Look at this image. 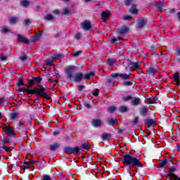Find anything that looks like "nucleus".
Returning a JSON list of instances; mask_svg holds the SVG:
<instances>
[{"instance_id":"5701e85b","label":"nucleus","mask_w":180,"mask_h":180,"mask_svg":"<svg viewBox=\"0 0 180 180\" xmlns=\"http://www.w3.org/2000/svg\"><path fill=\"white\" fill-rule=\"evenodd\" d=\"M118 110L120 113H126V112H129V108L126 105H120L118 108Z\"/></svg>"},{"instance_id":"b1692460","label":"nucleus","mask_w":180,"mask_h":180,"mask_svg":"<svg viewBox=\"0 0 180 180\" xmlns=\"http://www.w3.org/2000/svg\"><path fill=\"white\" fill-rule=\"evenodd\" d=\"M136 4H132L131 8L129 9V13L132 15H137L139 13V10L136 8Z\"/></svg>"},{"instance_id":"0e129e2a","label":"nucleus","mask_w":180,"mask_h":180,"mask_svg":"<svg viewBox=\"0 0 180 180\" xmlns=\"http://www.w3.org/2000/svg\"><path fill=\"white\" fill-rule=\"evenodd\" d=\"M60 36H61V34L60 32L56 33L55 35V39H58Z\"/></svg>"},{"instance_id":"680f3d73","label":"nucleus","mask_w":180,"mask_h":180,"mask_svg":"<svg viewBox=\"0 0 180 180\" xmlns=\"http://www.w3.org/2000/svg\"><path fill=\"white\" fill-rule=\"evenodd\" d=\"M60 134V131L56 130L53 132V136H58Z\"/></svg>"},{"instance_id":"a878e982","label":"nucleus","mask_w":180,"mask_h":180,"mask_svg":"<svg viewBox=\"0 0 180 180\" xmlns=\"http://www.w3.org/2000/svg\"><path fill=\"white\" fill-rule=\"evenodd\" d=\"M106 85L107 86H115V81L112 77H109L106 80Z\"/></svg>"},{"instance_id":"c03bdc74","label":"nucleus","mask_w":180,"mask_h":180,"mask_svg":"<svg viewBox=\"0 0 180 180\" xmlns=\"http://www.w3.org/2000/svg\"><path fill=\"white\" fill-rule=\"evenodd\" d=\"M9 141H11V139L8 137H4L1 140L2 144H6V143H9Z\"/></svg>"},{"instance_id":"a19ab883","label":"nucleus","mask_w":180,"mask_h":180,"mask_svg":"<svg viewBox=\"0 0 180 180\" xmlns=\"http://www.w3.org/2000/svg\"><path fill=\"white\" fill-rule=\"evenodd\" d=\"M117 123V120H113V119H111V120H108V124L110 126H115V124H116Z\"/></svg>"},{"instance_id":"f3484780","label":"nucleus","mask_w":180,"mask_h":180,"mask_svg":"<svg viewBox=\"0 0 180 180\" xmlns=\"http://www.w3.org/2000/svg\"><path fill=\"white\" fill-rule=\"evenodd\" d=\"M41 180H57L54 175L50 176L49 174H43Z\"/></svg>"},{"instance_id":"f704fd0d","label":"nucleus","mask_w":180,"mask_h":180,"mask_svg":"<svg viewBox=\"0 0 180 180\" xmlns=\"http://www.w3.org/2000/svg\"><path fill=\"white\" fill-rule=\"evenodd\" d=\"M122 18L124 20H128V22H130V20H134V18L129 14L124 15Z\"/></svg>"},{"instance_id":"e433bc0d","label":"nucleus","mask_w":180,"mask_h":180,"mask_svg":"<svg viewBox=\"0 0 180 180\" xmlns=\"http://www.w3.org/2000/svg\"><path fill=\"white\" fill-rule=\"evenodd\" d=\"M18 22V18L16 17H11L9 20V24L10 25H15Z\"/></svg>"},{"instance_id":"20e7f679","label":"nucleus","mask_w":180,"mask_h":180,"mask_svg":"<svg viewBox=\"0 0 180 180\" xmlns=\"http://www.w3.org/2000/svg\"><path fill=\"white\" fill-rule=\"evenodd\" d=\"M75 71H77V67L75 65H68L65 68V74L68 81H72L75 77Z\"/></svg>"},{"instance_id":"393cba45","label":"nucleus","mask_w":180,"mask_h":180,"mask_svg":"<svg viewBox=\"0 0 180 180\" xmlns=\"http://www.w3.org/2000/svg\"><path fill=\"white\" fill-rule=\"evenodd\" d=\"M23 77H20L18 79V82H17L15 84V86H17V88H20V86H25V82H23Z\"/></svg>"},{"instance_id":"774afa93","label":"nucleus","mask_w":180,"mask_h":180,"mask_svg":"<svg viewBox=\"0 0 180 180\" xmlns=\"http://www.w3.org/2000/svg\"><path fill=\"white\" fill-rule=\"evenodd\" d=\"M177 18L180 21V12L177 13Z\"/></svg>"},{"instance_id":"f257e3e1","label":"nucleus","mask_w":180,"mask_h":180,"mask_svg":"<svg viewBox=\"0 0 180 180\" xmlns=\"http://www.w3.org/2000/svg\"><path fill=\"white\" fill-rule=\"evenodd\" d=\"M33 85H36L32 79H28V84L27 85V89L23 87L18 90V93L22 92V96H25V92L27 95H35L39 98H42L43 99H47L48 101H51V97L49 96L47 92H46V88L41 85H39V88H33Z\"/></svg>"},{"instance_id":"ddd939ff","label":"nucleus","mask_w":180,"mask_h":180,"mask_svg":"<svg viewBox=\"0 0 180 180\" xmlns=\"http://www.w3.org/2000/svg\"><path fill=\"white\" fill-rule=\"evenodd\" d=\"M82 27L84 30H89V29L92 28V25H91V22L84 21L82 23Z\"/></svg>"},{"instance_id":"72a5a7b5","label":"nucleus","mask_w":180,"mask_h":180,"mask_svg":"<svg viewBox=\"0 0 180 180\" xmlns=\"http://www.w3.org/2000/svg\"><path fill=\"white\" fill-rule=\"evenodd\" d=\"M133 96H134V94H130L125 97H123L122 102H127V101H131V99H133Z\"/></svg>"},{"instance_id":"8fccbe9b","label":"nucleus","mask_w":180,"mask_h":180,"mask_svg":"<svg viewBox=\"0 0 180 180\" xmlns=\"http://www.w3.org/2000/svg\"><path fill=\"white\" fill-rule=\"evenodd\" d=\"M174 159L172 158H168L167 160H165V161H167V166L171 165L172 164V160Z\"/></svg>"},{"instance_id":"052dcab7","label":"nucleus","mask_w":180,"mask_h":180,"mask_svg":"<svg viewBox=\"0 0 180 180\" xmlns=\"http://www.w3.org/2000/svg\"><path fill=\"white\" fill-rule=\"evenodd\" d=\"M84 108H86V109H91V104L88 103H84Z\"/></svg>"},{"instance_id":"bf43d9fd","label":"nucleus","mask_w":180,"mask_h":180,"mask_svg":"<svg viewBox=\"0 0 180 180\" xmlns=\"http://www.w3.org/2000/svg\"><path fill=\"white\" fill-rule=\"evenodd\" d=\"M131 2H133V0H125L124 5L126 6H129L130 5V4H131Z\"/></svg>"},{"instance_id":"2f4dec72","label":"nucleus","mask_w":180,"mask_h":180,"mask_svg":"<svg viewBox=\"0 0 180 180\" xmlns=\"http://www.w3.org/2000/svg\"><path fill=\"white\" fill-rule=\"evenodd\" d=\"M159 167L160 168H167V167H168V165L167 164V161H165V160H161L159 162Z\"/></svg>"},{"instance_id":"f03ea898","label":"nucleus","mask_w":180,"mask_h":180,"mask_svg":"<svg viewBox=\"0 0 180 180\" xmlns=\"http://www.w3.org/2000/svg\"><path fill=\"white\" fill-rule=\"evenodd\" d=\"M121 161H122L124 165L129 167L128 168L129 172H131V167L143 168V163L140 162V158L133 157L130 154L124 153V158Z\"/></svg>"},{"instance_id":"c756f323","label":"nucleus","mask_w":180,"mask_h":180,"mask_svg":"<svg viewBox=\"0 0 180 180\" xmlns=\"http://www.w3.org/2000/svg\"><path fill=\"white\" fill-rule=\"evenodd\" d=\"M30 4V2L29 1V0H21V1H20V5L23 8H27V6H29Z\"/></svg>"},{"instance_id":"cd10ccee","label":"nucleus","mask_w":180,"mask_h":180,"mask_svg":"<svg viewBox=\"0 0 180 180\" xmlns=\"http://www.w3.org/2000/svg\"><path fill=\"white\" fill-rule=\"evenodd\" d=\"M145 123H148V124L150 127H154L155 126V124L154 123V120L153 119H148L147 118L145 120Z\"/></svg>"},{"instance_id":"5fc2aeb1","label":"nucleus","mask_w":180,"mask_h":180,"mask_svg":"<svg viewBox=\"0 0 180 180\" xmlns=\"http://www.w3.org/2000/svg\"><path fill=\"white\" fill-rule=\"evenodd\" d=\"M81 37H82L81 32L76 33V34L75 36V39H76V40H79V39H81Z\"/></svg>"},{"instance_id":"c9c22d12","label":"nucleus","mask_w":180,"mask_h":180,"mask_svg":"<svg viewBox=\"0 0 180 180\" xmlns=\"http://www.w3.org/2000/svg\"><path fill=\"white\" fill-rule=\"evenodd\" d=\"M82 148H83V150H86V151H89V148H91V146H89V144L88 143H84L82 145Z\"/></svg>"},{"instance_id":"ea45409f","label":"nucleus","mask_w":180,"mask_h":180,"mask_svg":"<svg viewBox=\"0 0 180 180\" xmlns=\"http://www.w3.org/2000/svg\"><path fill=\"white\" fill-rule=\"evenodd\" d=\"M44 19L45 20H53V19H54V16H53L51 14H46L44 16Z\"/></svg>"},{"instance_id":"79ce46f5","label":"nucleus","mask_w":180,"mask_h":180,"mask_svg":"<svg viewBox=\"0 0 180 180\" xmlns=\"http://www.w3.org/2000/svg\"><path fill=\"white\" fill-rule=\"evenodd\" d=\"M18 60H20V61H26V60H29V56H27L26 55L22 56H19Z\"/></svg>"},{"instance_id":"1a4fd4ad","label":"nucleus","mask_w":180,"mask_h":180,"mask_svg":"<svg viewBox=\"0 0 180 180\" xmlns=\"http://www.w3.org/2000/svg\"><path fill=\"white\" fill-rule=\"evenodd\" d=\"M136 28H138L139 30H141L144 26H146V23H147V21L144 20L143 18H141L136 20Z\"/></svg>"},{"instance_id":"9b49d317","label":"nucleus","mask_w":180,"mask_h":180,"mask_svg":"<svg viewBox=\"0 0 180 180\" xmlns=\"http://www.w3.org/2000/svg\"><path fill=\"white\" fill-rule=\"evenodd\" d=\"M18 40L19 43H23L24 44H29L30 41L26 37H23V35L18 34Z\"/></svg>"},{"instance_id":"49530a36","label":"nucleus","mask_w":180,"mask_h":180,"mask_svg":"<svg viewBox=\"0 0 180 180\" xmlns=\"http://www.w3.org/2000/svg\"><path fill=\"white\" fill-rule=\"evenodd\" d=\"M174 81H180L179 73L178 72H176L174 74Z\"/></svg>"},{"instance_id":"aec40b11","label":"nucleus","mask_w":180,"mask_h":180,"mask_svg":"<svg viewBox=\"0 0 180 180\" xmlns=\"http://www.w3.org/2000/svg\"><path fill=\"white\" fill-rule=\"evenodd\" d=\"M18 116H19V113L12 111L9 115V120H16Z\"/></svg>"},{"instance_id":"bb28decb","label":"nucleus","mask_w":180,"mask_h":180,"mask_svg":"<svg viewBox=\"0 0 180 180\" xmlns=\"http://www.w3.org/2000/svg\"><path fill=\"white\" fill-rule=\"evenodd\" d=\"M101 137L102 140L106 141V140H109V139H110V137H112V134L103 133V134H101Z\"/></svg>"},{"instance_id":"2eb2a0df","label":"nucleus","mask_w":180,"mask_h":180,"mask_svg":"<svg viewBox=\"0 0 180 180\" xmlns=\"http://www.w3.org/2000/svg\"><path fill=\"white\" fill-rule=\"evenodd\" d=\"M32 80L34 82L35 85H40L43 81V78L39 75L38 77H32Z\"/></svg>"},{"instance_id":"473e14b6","label":"nucleus","mask_w":180,"mask_h":180,"mask_svg":"<svg viewBox=\"0 0 180 180\" xmlns=\"http://www.w3.org/2000/svg\"><path fill=\"white\" fill-rule=\"evenodd\" d=\"M45 63L47 65V67H51V65H54V60L48 58L45 60Z\"/></svg>"},{"instance_id":"a211bd4d","label":"nucleus","mask_w":180,"mask_h":180,"mask_svg":"<svg viewBox=\"0 0 180 180\" xmlns=\"http://www.w3.org/2000/svg\"><path fill=\"white\" fill-rule=\"evenodd\" d=\"M147 113H148V108L146 106H142L139 110V115L141 116H146Z\"/></svg>"},{"instance_id":"864d4df0","label":"nucleus","mask_w":180,"mask_h":180,"mask_svg":"<svg viewBox=\"0 0 180 180\" xmlns=\"http://www.w3.org/2000/svg\"><path fill=\"white\" fill-rule=\"evenodd\" d=\"M99 92H100V90L99 89H96V91H92L91 92V94H92V95H94V96H98V95H99Z\"/></svg>"},{"instance_id":"3c124183","label":"nucleus","mask_w":180,"mask_h":180,"mask_svg":"<svg viewBox=\"0 0 180 180\" xmlns=\"http://www.w3.org/2000/svg\"><path fill=\"white\" fill-rule=\"evenodd\" d=\"M84 89H85V86L84 85L77 86V91H79V92H82V91H84Z\"/></svg>"},{"instance_id":"9d476101","label":"nucleus","mask_w":180,"mask_h":180,"mask_svg":"<svg viewBox=\"0 0 180 180\" xmlns=\"http://www.w3.org/2000/svg\"><path fill=\"white\" fill-rule=\"evenodd\" d=\"M129 30V27L124 25L121 28L117 29L115 32L118 33L119 34H126V33H128Z\"/></svg>"},{"instance_id":"de8ad7c7","label":"nucleus","mask_w":180,"mask_h":180,"mask_svg":"<svg viewBox=\"0 0 180 180\" xmlns=\"http://www.w3.org/2000/svg\"><path fill=\"white\" fill-rule=\"evenodd\" d=\"M82 54V51H77L72 53L73 57H78V56H81Z\"/></svg>"},{"instance_id":"e2e57ef3","label":"nucleus","mask_w":180,"mask_h":180,"mask_svg":"<svg viewBox=\"0 0 180 180\" xmlns=\"http://www.w3.org/2000/svg\"><path fill=\"white\" fill-rule=\"evenodd\" d=\"M30 164H37V161L34 160L33 159L30 160Z\"/></svg>"},{"instance_id":"69168bd1","label":"nucleus","mask_w":180,"mask_h":180,"mask_svg":"<svg viewBox=\"0 0 180 180\" xmlns=\"http://www.w3.org/2000/svg\"><path fill=\"white\" fill-rule=\"evenodd\" d=\"M157 101H158V97H153V103H157Z\"/></svg>"},{"instance_id":"4d7b16f0","label":"nucleus","mask_w":180,"mask_h":180,"mask_svg":"<svg viewBox=\"0 0 180 180\" xmlns=\"http://www.w3.org/2000/svg\"><path fill=\"white\" fill-rule=\"evenodd\" d=\"M110 43H112V44H116V43H117V41H118L117 38H112L110 39Z\"/></svg>"},{"instance_id":"6e6552de","label":"nucleus","mask_w":180,"mask_h":180,"mask_svg":"<svg viewBox=\"0 0 180 180\" xmlns=\"http://www.w3.org/2000/svg\"><path fill=\"white\" fill-rule=\"evenodd\" d=\"M91 124L94 128L101 127L103 124V120L98 118H94L91 122Z\"/></svg>"},{"instance_id":"423d86ee","label":"nucleus","mask_w":180,"mask_h":180,"mask_svg":"<svg viewBox=\"0 0 180 180\" xmlns=\"http://www.w3.org/2000/svg\"><path fill=\"white\" fill-rule=\"evenodd\" d=\"M157 71H158V65H157L155 66L151 65L150 67L146 68V74H148V75H151L152 77L155 75Z\"/></svg>"},{"instance_id":"6e6d98bb","label":"nucleus","mask_w":180,"mask_h":180,"mask_svg":"<svg viewBox=\"0 0 180 180\" xmlns=\"http://www.w3.org/2000/svg\"><path fill=\"white\" fill-rule=\"evenodd\" d=\"M139 123V117H136L134 120L131 122V124H137Z\"/></svg>"},{"instance_id":"603ef678","label":"nucleus","mask_w":180,"mask_h":180,"mask_svg":"<svg viewBox=\"0 0 180 180\" xmlns=\"http://www.w3.org/2000/svg\"><path fill=\"white\" fill-rule=\"evenodd\" d=\"M63 15H68L70 13V7H66L63 11Z\"/></svg>"},{"instance_id":"4c0bfd02","label":"nucleus","mask_w":180,"mask_h":180,"mask_svg":"<svg viewBox=\"0 0 180 180\" xmlns=\"http://www.w3.org/2000/svg\"><path fill=\"white\" fill-rule=\"evenodd\" d=\"M115 110H116V107L115 106H110L107 109V111L108 112V113H115Z\"/></svg>"},{"instance_id":"a18cd8bd","label":"nucleus","mask_w":180,"mask_h":180,"mask_svg":"<svg viewBox=\"0 0 180 180\" xmlns=\"http://www.w3.org/2000/svg\"><path fill=\"white\" fill-rule=\"evenodd\" d=\"M24 26H29V25H32V22L30 19H25L23 22Z\"/></svg>"},{"instance_id":"7c9ffc66","label":"nucleus","mask_w":180,"mask_h":180,"mask_svg":"<svg viewBox=\"0 0 180 180\" xmlns=\"http://www.w3.org/2000/svg\"><path fill=\"white\" fill-rule=\"evenodd\" d=\"M131 68H136V70H140V63H132V61L131 60Z\"/></svg>"},{"instance_id":"0eeeda50","label":"nucleus","mask_w":180,"mask_h":180,"mask_svg":"<svg viewBox=\"0 0 180 180\" xmlns=\"http://www.w3.org/2000/svg\"><path fill=\"white\" fill-rule=\"evenodd\" d=\"M111 77L112 78H117V77H120L121 79H124L125 81H127V79H130V74L128 73H112L111 75Z\"/></svg>"},{"instance_id":"f8f14e48","label":"nucleus","mask_w":180,"mask_h":180,"mask_svg":"<svg viewBox=\"0 0 180 180\" xmlns=\"http://www.w3.org/2000/svg\"><path fill=\"white\" fill-rule=\"evenodd\" d=\"M3 131L7 133V136H8L9 137L15 136V131L12 130V127L11 126L6 127V129H4Z\"/></svg>"},{"instance_id":"13d9d810","label":"nucleus","mask_w":180,"mask_h":180,"mask_svg":"<svg viewBox=\"0 0 180 180\" xmlns=\"http://www.w3.org/2000/svg\"><path fill=\"white\" fill-rule=\"evenodd\" d=\"M8 32H9V28L6 27H2L1 33H8Z\"/></svg>"},{"instance_id":"4be33fe9","label":"nucleus","mask_w":180,"mask_h":180,"mask_svg":"<svg viewBox=\"0 0 180 180\" xmlns=\"http://www.w3.org/2000/svg\"><path fill=\"white\" fill-rule=\"evenodd\" d=\"M101 16L103 20H106L109 18V16H110V11H103L101 13Z\"/></svg>"},{"instance_id":"7ed1b4c3","label":"nucleus","mask_w":180,"mask_h":180,"mask_svg":"<svg viewBox=\"0 0 180 180\" xmlns=\"http://www.w3.org/2000/svg\"><path fill=\"white\" fill-rule=\"evenodd\" d=\"M95 75V72H90L89 74H82L81 72H78L75 74V77H73V81L76 82V84H79L82 82V79H86L88 81L91 79V77H94Z\"/></svg>"},{"instance_id":"09e8293b","label":"nucleus","mask_w":180,"mask_h":180,"mask_svg":"<svg viewBox=\"0 0 180 180\" xmlns=\"http://www.w3.org/2000/svg\"><path fill=\"white\" fill-rule=\"evenodd\" d=\"M7 58H8L6 56H5V55H4V53L0 54V61H1V62L6 61Z\"/></svg>"},{"instance_id":"37998d69","label":"nucleus","mask_w":180,"mask_h":180,"mask_svg":"<svg viewBox=\"0 0 180 180\" xmlns=\"http://www.w3.org/2000/svg\"><path fill=\"white\" fill-rule=\"evenodd\" d=\"M63 57V55L60 53H56L52 56L53 60H58V58H61Z\"/></svg>"},{"instance_id":"6ab92c4d","label":"nucleus","mask_w":180,"mask_h":180,"mask_svg":"<svg viewBox=\"0 0 180 180\" xmlns=\"http://www.w3.org/2000/svg\"><path fill=\"white\" fill-rule=\"evenodd\" d=\"M140 102H141V99H140V98L135 97L134 98V101L131 102V105L132 106H139V105H140Z\"/></svg>"},{"instance_id":"39448f33","label":"nucleus","mask_w":180,"mask_h":180,"mask_svg":"<svg viewBox=\"0 0 180 180\" xmlns=\"http://www.w3.org/2000/svg\"><path fill=\"white\" fill-rule=\"evenodd\" d=\"M63 153L65 154H68L69 155H71V154H74V155L77 157L78 154L82 153V151H81V149H79V147L78 146H75L73 148L71 146H68L63 148Z\"/></svg>"},{"instance_id":"338daca9","label":"nucleus","mask_w":180,"mask_h":180,"mask_svg":"<svg viewBox=\"0 0 180 180\" xmlns=\"http://www.w3.org/2000/svg\"><path fill=\"white\" fill-rule=\"evenodd\" d=\"M53 13H54L55 15H58V13H60V11L58 10V9H56V10L53 11Z\"/></svg>"},{"instance_id":"58836bf2","label":"nucleus","mask_w":180,"mask_h":180,"mask_svg":"<svg viewBox=\"0 0 180 180\" xmlns=\"http://www.w3.org/2000/svg\"><path fill=\"white\" fill-rule=\"evenodd\" d=\"M156 8L158 11H162L164 8V4L160 1L157 5H156Z\"/></svg>"},{"instance_id":"4468645a","label":"nucleus","mask_w":180,"mask_h":180,"mask_svg":"<svg viewBox=\"0 0 180 180\" xmlns=\"http://www.w3.org/2000/svg\"><path fill=\"white\" fill-rule=\"evenodd\" d=\"M122 65L124 68V70H127V68H131V60H124V62L122 63Z\"/></svg>"},{"instance_id":"412c9836","label":"nucleus","mask_w":180,"mask_h":180,"mask_svg":"<svg viewBox=\"0 0 180 180\" xmlns=\"http://www.w3.org/2000/svg\"><path fill=\"white\" fill-rule=\"evenodd\" d=\"M122 85L124 86H133V85H136V82L133 80L131 81H124L122 82Z\"/></svg>"},{"instance_id":"dca6fc26","label":"nucleus","mask_w":180,"mask_h":180,"mask_svg":"<svg viewBox=\"0 0 180 180\" xmlns=\"http://www.w3.org/2000/svg\"><path fill=\"white\" fill-rule=\"evenodd\" d=\"M58 148H60V143L58 142H55L53 144L50 145V151H52L53 153L56 152Z\"/></svg>"},{"instance_id":"c85d7f7f","label":"nucleus","mask_w":180,"mask_h":180,"mask_svg":"<svg viewBox=\"0 0 180 180\" xmlns=\"http://www.w3.org/2000/svg\"><path fill=\"white\" fill-rule=\"evenodd\" d=\"M106 63H107V65H108L110 66L115 65L116 59H115V58H108Z\"/></svg>"}]
</instances>
